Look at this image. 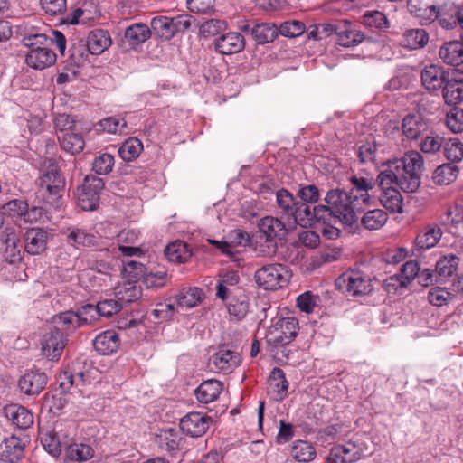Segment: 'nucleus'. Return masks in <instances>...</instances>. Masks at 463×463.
I'll use <instances>...</instances> for the list:
<instances>
[{
    "mask_svg": "<svg viewBox=\"0 0 463 463\" xmlns=\"http://www.w3.org/2000/svg\"><path fill=\"white\" fill-rule=\"evenodd\" d=\"M152 30L160 37L169 40L174 36L170 17L156 16L151 20Z\"/></svg>",
    "mask_w": 463,
    "mask_h": 463,
    "instance_id": "obj_54",
    "label": "nucleus"
},
{
    "mask_svg": "<svg viewBox=\"0 0 463 463\" xmlns=\"http://www.w3.org/2000/svg\"><path fill=\"white\" fill-rule=\"evenodd\" d=\"M48 381L47 375L38 370L26 372L18 382L22 392L33 396L39 394L45 387Z\"/></svg>",
    "mask_w": 463,
    "mask_h": 463,
    "instance_id": "obj_17",
    "label": "nucleus"
},
{
    "mask_svg": "<svg viewBox=\"0 0 463 463\" xmlns=\"http://www.w3.org/2000/svg\"><path fill=\"white\" fill-rule=\"evenodd\" d=\"M442 231L438 224H428L417 235L415 247L418 250H426L435 247L442 237Z\"/></svg>",
    "mask_w": 463,
    "mask_h": 463,
    "instance_id": "obj_24",
    "label": "nucleus"
},
{
    "mask_svg": "<svg viewBox=\"0 0 463 463\" xmlns=\"http://www.w3.org/2000/svg\"><path fill=\"white\" fill-rule=\"evenodd\" d=\"M227 28V23L221 19H210L205 21L200 26V33L204 37L213 36Z\"/></svg>",
    "mask_w": 463,
    "mask_h": 463,
    "instance_id": "obj_59",
    "label": "nucleus"
},
{
    "mask_svg": "<svg viewBox=\"0 0 463 463\" xmlns=\"http://www.w3.org/2000/svg\"><path fill=\"white\" fill-rule=\"evenodd\" d=\"M298 323L294 317L279 319L269 331V341L286 345L297 335Z\"/></svg>",
    "mask_w": 463,
    "mask_h": 463,
    "instance_id": "obj_10",
    "label": "nucleus"
},
{
    "mask_svg": "<svg viewBox=\"0 0 463 463\" xmlns=\"http://www.w3.org/2000/svg\"><path fill=\"white\" fill-rule=\"evenodd\" d=\"M64 451L66 458L71 461H86L93 456V449L90 446L82 443H74L72 442V437H71Z\"/></svg>",
    "mask_w": 463,
    "mask_h": 463,
    "instance_id": "obj_39",
    "label": "nucleus"
},
{
    "mask_svg": "<svg viewBox=\"0 0 463 463\" xmlns=\"http://www.w3.org/2000/svg\"><path fill=\"white\" fill-rule=\"evenodd\" d=\"M335 286L354 297L367 295L373 289L370 277L358 270H348L340 275L335 280Z\"/></svg>",
    "mask_w": 463,
    "mask_h": 463,
    "instance_id": "obj_6",
    "label": "nucleus"
},
{
    "mask_svg": "<svg viewBox=\"0 0 463 463\" xmlns=\"http://www.w3.org/2000/svg\"><path fill=\"white\" fill-rule=\"evenodd\" d=\"M441 225L447 227L450 232L455 230H463V205L451 204L439 216Z\"/></svg>",
    "mask_w": 463,
    "mask_h": 463,
    "instance_id": "obj_31",
    "label": "nucleus"
},
{
    "mask_svg": "<svg viewBox=\"0 0 463 463\" xmlns=\"http://www.w3.org/2000/svg\"><path fill=\"white\" fill-rule=\"evenodd\" d=\"M288 222L302 227L314 225L313 208L307 203L298 202Z\"/></svg>",
    "mask_w": 463,
    "mask_h": 463,
    "instance_id": "obj_42",
    "label": "nucleus"
},
{
    "mask_svg": "<svg viewBox=\"0 0 463 463\" xmlns=\"http://www.w3.org/2000/svg\"><path fill=\"white\" fill-rule=\"evenodd\" d=\"M201 300V289L198 288H191L181 292L177 298V305L181 307L192 308L199 305Z\"/></svg>",
    "mask_w": 463,
    "mask_h": 463,
    "instance_id": "obj_55",
    "label": "nucleus"
},
{
    "mask_svg": "<svg viewBox=\"0 0 463 463\" xmlns=\"http://www.w3.org/2000/svg\"><path fill=\"white\" fill-rule=\"evenodd\" d=\"M63 234L72 246L89 247L95 243V236L80 228L69 227L63 232Z\"/></svg>",
    "mask_w": 463,
    "mask_h": 463,
    "instance_id": "obj_40",
    "label": "nucleus"
},
{
    "mask_svg": "<svg viewBox=\"0 0 463 463\" xmlns=\"http://www.w3.org/2000/svg\"><path fill=\"white\" fill-rule=\"evenodd\" d=\"M305 32V24L299 21H287L280 24L279 33L282 36L294 38Z\"/></svg>",
    "mask_w": 463,
    "mask_h": 463,
    "instance_id": "obj_62",
    "label": "nucleus"
},
{
    "mask_svg": "<svg viewBox=\"0 0 463 463\" xmlns=\"http://www.w3.org/2000/svg\"><path fill=\"white\" fill-rule=\"evenodd\" d=\"M245 47L244 37L237 32H229L214 40V49L222 55H232L241 52Z\"/></svg>",
    "mask_w": 463,
    "mask_h": 463,
    "instance_id": "obj_16",
    "label": "nucleus"
},
{
    "mask_svg": "<svg viewBox=\"0 0 463 463\" xmlns=\"http://www.w3.org/2000/svg\"><path fill=\"white\" fill-rule=\"evenodd\" d=\"M24 240V250L31 255H37L46 250L49 233L42 228H31L25 232Z\"/></svg>",
    "mask_w": 463,
    "mask_h": 463,
    "instance_id": "obj_19",
    "label": "nucleus"
},
{
    "mask_svg": "<svg viewBox=\"0 0 463 463\" xmlns=\"http://www.w3.org/2000/svg\"><path fill=\"white\" fill-rule=\"evenodd\" d=\"M223 389L222 382L214 379L203 381L195 390V396L201 403H210L218 399Z\"/></svg>",
    "mask_w": 463,
    "mask_h": 463,
    "instance_id": "obj_26",
    "label": "nucleus"
},
{
    "mask_svg": "<svg viewBox=\"0 0 463 463\" xmlns=\"http://www.w3.org/2000/svg\"><path fill=\"white\" fill-rule=\"evenodd\" d=\"M142 150L141 141L137 137H130L120 146L118 154L124 161L130 162L138 157Z\"/></svg>",
    "mask_w": 463,
    "mask_h": 463,
    "instance_id": "obj_50",
    "label": "nucleus"
},
{
    "mask_svg": "<svg viewBox=\"0 0 463 463\" xmlns=\"http://www.w3.org/2000/svg\"><path fill=\"white\" fill-rule=\"evenodd\" d=\"M66 335L58 329L52 328L43 335L42 351L50 360H58L66 345Z\"/></svg>",
    "mask_w": 463,
    "mask_h": 463,
    "instance_id": "obj_12",
    "label": "nucleus"
},
{
    "mask_svg": "<svg viewBox=\"0 0 463 463\" xmlns=\"http://www.w3.org/2000/svg\"><path fill=\"white\" fill-rule=\"evenodd\" d=\"M458 268V259L454 254H449L440 258L436 264V276L442 282L452 276Z\"/></svg>",
    "mask_w": 463,
    "mask_h": 463,
    "instance_id": "obj_43",
    "label": "nucleus"
},
{
    "mask_svg": "<svg viewBox=\"0 0 463 463\" xmlns=\"http://www.w3.org/2000/svg\"><path fill=\"white\" fill-rule=\"evenodd\" d=\"M388 214L383 209L369 210L361 218L362 226L368 231H376L384 226Z\"/></svg>",
    "mask_w": 463,
    "mask_h": 463,
    "instance_id": "obj_38",
    "label": "nucleus"
},
{
    "mask_svg": "<svg viewBox=\"0 0 463 463\" xmlns=\"http://www.w3.org/2000/svg\"><path fill=\"white\" fill-rule=\"evenodd\" d=\"M363 24L369 27L383 29L388 27V20L384 14L379 11L367 12L363 17Z\"/></svg>",
    "mask_w": 463,
    "mask_h": 463,
    "instance_id": "obj_60",
    "label": "nucleus"
},
{
    "mask_svg": "<svg viewBox=\"0 0 463 463\" xmlns=\"http://www.w3.org/2000/svg\"><path fill=\"white\" fill-rule=\"evenodd\" d=\"M24 446L22 440L14 436L5 439L2 448V458L10 463H14L21 459L24 456Z\"/></svg>",
    "mask_w": 463,
    "mask_h": 463,
    "instance_id": "obj_33",
    "label": "nucleus"
},
{
    "mask_svg": "<svg viewBox=\"0 0 463 463\" xmlns=\"http://www.w3.org/2000/svg\"><path fill=\"white\" fill-rule=\"evenodd\" d=\"M449 73L438 64L427 65L421 71L423 87L430 92H438L446 82Z\"/></svg>",
    "mask_w": 463,
    "mask_h": 463,
    "instance_id": "obj_13",
    "label": "nucleus"
},
{
    "mask_svg": "<svg viewBox=\"0 0 463 463\" xmlns=\"http://www.w3.org/2000/svg\"><path fill=\"white\" fill-rule=\"evenodd\" d=\"M99 317H109L120 311L121 304L115 299H105L96 305Z\"/></svg>",
    "mask_w": 463,
    "mask_h": 463,
    "instance_id": "obj_64",
    "label": "nucleus"
},
{
    "mask_svg": "<svg viewBox=\"0 0 463 463\" xmlns=\"http://www.w3.org/2000/svg\"><path fill=\"white\" fill-rule=\"evenodd\" d=\"M423 165L420 153L411 151L403 157L389 161L377 177L382 191L379 200L382 205L393 213H402V197L398 188L407 193L415 192L420 184L419 172Z\"/></svg>",
    "mask_w": 463,
    "mask_h": 463,
    "instance_id": "obj_2",
    "label": "nucleus"
},
{
    "mask_svg": "<svg viewBox=\"0 0 463 463\" xmlns=\"http://www.w3.org/2000/svg\"><path fill=\"white\" fill-rule=\"evenodd\" d=\"M110 44V35L103 29L92 30L87 37V47L92 55L101 54Z\"/></svg>",
    "mask_w": 463,
    "mask_h": 463,
    "instance_id": "obj_30",
    "label": "nucleus"
},
{
    "mask_svg": "<svg viewBox=\"0 0 463 463\" xmlns=\"http://www.w3.org/2000/svg\"><path fill=\"white\" fill-rule=\"evenodd\" d=\"M27 207V202L22 199L10 200L2 205L3 214H7L11 217L22 218Z\"/></svg>",
    "mask_w": 463,
    "mask_h": 463,
    "instance_id": "obj_61",
    "label": "nucleus"
},
{
    "mask_svg": "<svg viewBox=\"0 0 463 463\" xmlns=\"http://www.w3.org/2000/svg\"><path fill=\"white\" fill-rule=\"evenodd\" d=\"M288 383L284 372L280 368H274L268 379V388L279 398H282L288 390Z\"/></svg>",
    "mask_w": 463,
    "mask_h": 463,
    "instance_id": "obj_48",
    "label": "nucleus"
},
{
    "mask_svg": "<svg viewBox=\"0 0 463 463\" xmlns=\"http://www.w3.org/2000/svg\"><path fill=\"white\" fill-rule=\"evenodd\" d=\"M442 94L448 105H456L463 100V79L448 77L442 86Z\"/></svg>",
    "mask_w": 463,
    "mask_h": 463,
    "instance_id": "obj_32",
    "label": "nucleus"
},
{
    "mask_svg": "<svg viewBox=\"0 0 463 463\" xmlns=\"http://www.w3.org/2000/svg\"><path fill=\"white\" fill-rule=\"evenodd\" d=\"M61 148L71 154H78L84 148L85 142L80 133L75 132H65L62 135H58Z\"/></svg>",
    "mask_w": 463,
    "mask_h": 463,
    "instance_id": "obj_41",
    "label": "nucleus"
},
{
    "mask_svg": "<svg viewBox=\"0 0 463 463\" xmlns=\"http://www.w3.org/2000/svg\"><path fill=\"white\" fill-rule=\"evenodd\" d=\"M435 7L432 0H408L407 2L408 11L415 15L422 25L433 23Z\"/></svg>",
    "mask_w": 463,
    "mask_h": 463,
    "instance_id": "obj_23",
    "label": "nucleus"
},
{
    "mask_svg": "<svg viewBox=\"0 0 463 463\" xmlns=\"http://www.w3.org/2000/svg\"><path fill=\"white\" fill-rule=\"evenodd\" d=\"M95 350L103 355H109L118 351L120 346L118 334L114 330H107L99 334L93 340Z\"/></svg>",
    "mask_w": 463,
    "mask_h": 463,
    "instance_id": "obj_21",
    "label": "nucleus"
},
{
    "mask_svg": "<svg viewBox=\"0 0 463 463\" xmlns=\"http://www.w3.org/2000/svg\"><path fill=\"white\" fill-rule=\"evenodd\" d=\"M351 184L348 192L337 188L328 191L325 196L326 205L313 207L314 224L332 225L339 222L350 228L358 227V214L370 204L374 184L357 176L351 178Z\"/></svg>",
    "mask_w": 463,
    "mask_h": 463,
    "instance_id": "obj_1",
    "label": "nucleus"
},
{
    "mask_svg": "<svg viewBox=\"0 0 463 463\" xmlns=\"http://www.w3.org/2000/svg\"><path fill=\"white\" fill-rule=\"evenodd\" d=\"M433 22L445 30H452L458 25L463 30V8L452 2H445L441 5H436L434 9Z\"/></svg>",
    "mask_w": 463,
    "mask_h": 463,
    "instance_id": "obj_8",
    "label": "nucleus"
},
{
    "mask_svg": "<svg viewBox=\"0 0 463 463\" xmlns=\"http://www.w3.org/2000/svg\"><path fill=\"white\" fill-rule=\"evenodd\" d=\"M210 363L214 369L229 373L239 365L240 358L234 352L221 348L210 358Z\"/></svg>",
    "mask_w": 463,
    "mask_h": 463,
    "instance_id": "obj_27",
    "label": "nucleus"
},
{
    "mask_svg": "<svg viewBox=\"0 0 463 463\" xmlns=\"http://www.w3.org/2000/svg\"><path fill=\"white\" fill-rule=\"evenodd\" d=\"M104 184L101 178L90 175L86 176L82 184L77 188L79 206L84 211H93L99 201V192Z\"/></svg>",
    "mask_w": 463,
    "mask_h": 463,
    "instance_id": "obj_7",
    "label": "nucleus"
},
{
    "mask_svg": "<svg viewBox=\"0 0 463 463\" xmlns=\"http://www.w3.org/2000/svg\"><path fill=\"white\" fill-rule=\"evenodd\" d=\"M165 254L170 261L176 263L185 262L191 257V251L187 245L180 241L168 244L165 250Z\"/></svg>",
    "mask_w": 463,
    "mask_h": 463,
    "instance_id": "obj_49",
    "label": "nucleus"
},
{
    "mask_svg": "<svg viewBox=\"0 0 463 463\" xmlns=\"http://www.w3.org/2000/svg\"><path fill=\"white\" fill-rule=\"evenodd\" d=\"M5 243L6 245V252L10 254V261H15L21 259L22 244L19 236L14 229L7 228L5 231Z\"/></svg>",
    "mask_w": 463,
    "mask_h": 463,
    "instance_id": "obj_52",
    "label": "nucleus"
},
{
    "mask_svg": "<svg viewBox=\"0 0 463 463\" xmlns=\"http://www.w3.org/2000/svg\"><path fill=\"white\" fill-rule=\"evenodd\" d=\"M53 329H58L64 334L80 327L79 317L76 312L67 311L53 317Z\"/></svg>",
    "mask_w": 463,
    "mask_h": 463,
    "instance_id": "obj_44",
    "label": "nucleus"
},
{
    "mask_svg": "<svg viewBox=\"0 0 463 463\" xmlns=\"http://www.w3.org/2000/svg\"><path fill=\"white\" fill-rule=\"evenodd\" d=\"M114 166V156L109 153H102L95 157L92 169L98 175L109 174Z\"/></svg>",
    "mask_w": 463,
    "mask_h": 463,
    "instance_id": "obj_56",
    "label": "nucleus"
},
{
    "mask_svg": "<svg viewBox=\"0 0 463 463\" xmlns=\"http://www.w3.org/2000/svg\"><path fill=\"white\" fill-rule=\"evenodd\" d=\"M429 42V34L423 29H408L401 40V44L411 50L423 48Z\"/></svg>",
    "mask_w": 463,
    "mask_h": 463,
    "instance_id": "obj_35",
    "label": "nucleus"
},
{
    "mask_svg": "<svg viewBox=\"0 0 463 463\" xmlns=\"http://www.w3.org/2000/svg\"><path fill=\"white\" fill-rule=\"evenodd\" d=\"M364 40V35L355 30H345L338 34V43L344 47H352L359 44Z\"/></svg>",
    "mask_w": 463,
    "mask_h": 463,
    "instance_id": "obj_63",
    "label": "nucleus"
},
{
    "mask_svg": "<svg viewBox=\"0 0 463 463\" xmlns=\"http://www.w3.org/2000/svg\"><path fill=\"white\" fill-rule=\"evenodd\" d=\"M33 41L26 43L30 46V51L26 54V64L34 70H43L51 67L56 61L55 52L47 46L48 39L43 34H35L28 41Z\"/></svg>",
    "mask_w": 463,
    "mask_h": 463,
    "instance_id": "obj_3",
    "label": "nucleus"
},
{
    "mask_svg": "<svg viewBox=\"0 0 463 463\" xmlns=\"http://www.w3.org/2000/svg\"><path fill=\"white\" fill-rule=\"evenodd\" d=\"M445 156L452 162H459L463 158V143L458 139H449L444 144Z\"/></svg>",
    "mask_w": 463,
    "mask_h": 463,
    "instance_id": "obj_58",
    "label": "nucleus"
},
{
    "mask_svg": "<svg viewBox=\"0 0 463 463\" xmlns=\"http://www.w3.org/2000/svg\"><path fill=\"white\" fill-rule=\"evenodd\" d=\"M71 437V433L65 430L60 424L53 430L42 433L41 442L50 455L58 457L65 450Z\"/></svg>",
    "mask_w": 463,
    "mask_h": 463,
    "instance_id": "obj_9",
    "label": "nucleus"
},
{
    "mask_svg": "<svg viewBox=\"0 0 463 463\" xmlns=\"http://www.w3.org/2000/svg\"><path fill=\"white\" fill-rule=\"evenodd\" d=\"M42 192L50 195H59L64 189L65 179L55 165H50L39 178Z\"/></svg>",
    "mask_w": 463,
    "mask_h": 463,
    "instance_id": "obj_15",
    "label": "nucleus"
},
{
    "mask_svg": "<svg viewBox=\"0 0 463 463\" xmlns=\"http://www.w3.org/2000/svg\"><path fill=\"white\" fill-rule=\"evenodd\" d=\"M315 448L306 440H296L291 446V456L298 462H310L316 458Z\"/></svg>",
    "mask_w": 463,
    "mask_h": 463,
    "instance_id": "obj_45",
    "label": "nucleus"
},
{
    "mask_svg": "<svg viewBox=\"0 0 463 463\" xmlns=\"http://www.w3.org/2000/svg\"><path fill=\"white\" fill-rule=\"evenodd\" d=\"M258 229L260 238L265 240L267 250H263L265 254H272L277 250L279 241L286 239L288 229L286 224L277 217L266 216L258 222Z\"/></svg>",
    "mask_w": 463,
    "mask_h": 463,
    "instance_id": "obj_5",
    "label": "nucleus"
},
{
    "mask_svg": "<svg viewBox=\"0 0 463 463\" xmlns=\"http://www.w3.org/2000/svg\"><path fill=\"white\" fill-rule=\"evenodd\" d=\"M99 128L109 134H127V122L118 117H108L99 122Z\"/></svg>",
    "mask_w": 463,
    "mask_h": 463,
    "instance_id": "obj_53",
    "label": "nucleus"
},
{
    "mask_svg": "<svg viewBox=\"0 0 463 463\" xmlns=\"http://www.w3.org/2000/svg\"><path fill=\"white\" fill-rule=\"evenodd\" d=\"M5 414L14 425L20 429H27L33 423V417L31 411L17 404H11L5 407Z\"/></svg>",
    "mask_w": 463,
    "mask_h": 463,
    "instance_id": "obj_29",
    "label": "nucleus"
},
{
    "mask_svg": "<svg viewBox=\"0 0 463 463\" xmlns=\"http://www.w3.org/2000/svg\"><path fill=\"white\" fill-rule=\"evenodd\" d=\"M279 34L278 27L271 23L255 24L251 36L258 44L273 42Z\"/></svg>",
    "mask_w": 463,
    "mask_h": 463,
    "instance_id": "obj_37",
    "label": "nucleus"
},
{
    "mask_svg": "<svg viewBox=\"0 0 463 463\" xmlns=\"http://www.w3.org/2000/svg\"><path fill=\"white\" fill-rule=\"evenodd\" d=\"M458 175V170L450 164H443L438 166L433 175L432 180L435 184L447 185L452 183Z\"/></svg>",
    "mask_w": 463,
    "mask_h": 463,
    "instance_id": "obj_51",
    "label": "nucleus"
},
{
    "mask_svg": "<svg viewBox=\"0 0 463 463\" xmlns=\"http://www.w3.org/2000/svg\"><path fill=\"white\" fill-rule=\"evenodd\" d=\"M181 441L179 430L175 428L162 429L156 434V442L166 451L178 449Z\"/></svg>",
    "mask_w": 463,
    "mask_h": 463,
    "instance_id": "obj_36",
    "label": "nucleus"
},
{
    "mask_svg": "<svg viewBox=\"0 0 463 463\" xmlns=\"http://www.w3.org/2000/svg\"><path fill=\"white\" fill-rule=\"evenodd\" d=\"M138 232L135 230H123L118 235V249L123 256L132 257L143 254L140 247L137 246Z\"/></svg>",
    "mask_w": 463,
    "mask_h": 463,
    "instance_id": "obj_22",
    "label": "nucleus"
},
{
    "mask_svg": "<svg viewBox=\"0 0 463 463\" xmlns=\"http://www.w3.org/2000/svg\"><path fill=\"white\" fill-rule=\"evenodd\" d=\"M276 202L280 214L288 220L298 203L292 194L286 189H279L276 193Z\"/></svg>",
    "mask_w": 463,
    "mask_h": 463,
    "instance_id": "obj_47",
    "label": "nucleus"
},
{
    "mask_svg": "<svg viewBox=\"0 0 463 463\" xmlns=\"http://www.w3.org/2000/svg\"><path fill=\"white\" fill-rule=\"evenodd\" d=\"M287 267L281 264H269L257 269L254 275L259 287L265 290H277L286 287L290 279Z\"/></svg>",
    "mask_w": 463,
    "mask_h": 463,
    "instance_id": "obj_4",
    "label": "nucleus"
},
{
    "mask_svg": "<svg viewBox=\"0 0 463 463\" xmlns=\"http://www.w3.org/2000/svg\"><path fill=\"white\" fill-rule=\"evenodd\" d=\"M151 31L145 24H134L125 31V40L130 48H135L149 39Z\"/></svg>",
    "mask_w": 463,
    "mask_h": 463,
    "instance_id": "obj_34",
    "label": "nucleus"
},
{
    "mask_svg": "<svg viewBox=\"0 0 463 463\" xmlns=\"http://www.w3.org/2000/svg\"><path fill=\"white\" fill-rule=\"evenodd\" d=\"M80 327L94 324L99 318V313L95 305L88 304L78 309Z\"/></svg>",
    "mask_w": 463,
    "mask_h": 463,
    "instance_id": "obj_57",
    "label": "nucleus"
},
{
    "mask_svg": "<svg viewBox=\"0 0 463 463\" xmlns=\"http://www.w3.org/2000/svg\"><path fill=\"white\" fill-rule=\"evenodd\" d=\"M420 270V267L417 260L407 261L402 266L398 274L390 277L384 281L385 289L390 292L392 289L396 290L397 285L406 287L418 277Z\"/></svg>",
    "mask_w": 463,
    "mask_h": 463,
    "instance_id": "obj_14",
    "label": "nucleus"
},
{
    "mask_svg": "<svg viewBox=\"0 0 463 463\" xmlns=\"http://www.w3.org/2000/svg\"><path fill=\"white\" fill-rule=\"evenodd\" d=\"M427 128V122L420 114H409L402 120V133L408 139H417Z\"/></svg>",
    "mask_w": 463,
    "mask_h": 463,
    "instance_id": "obj_28",
    "label": "nucleus"
},
{
    "mask_svg": "<svg viewBox=\"0 0 463 463\" xmlns=\"http://www.w3.org/2000/svg\"><path fill=\"white\" fill-rule=\"evenodd\" d=\"M211 418L200 412H190L180 420L181 430L192 437L203 436L209 429Z\"/></svg>",
    "mask_w": 463,
    "mask_h": 463,
    "instance_id": "obj_11",
    "label": "nucleus"
},
{
    "mask_svg": "<svg viewBox=\"0 0 463 463\" xmlns=\"http://www.w3.org/2000/svg\"><path fill=\"white\" fill-rule=\"evenodd\" d=\"M115 296L122 307L124 304L138 299L141 297V288L130 282L123 283L115 288Z\"/></svg>",
    "mask_w": 463,
    "mask_h": 463,
    "instance_id": "obj_46",
    "label": "nucleus"
},
{
    "mask_svg": "<svg viewBox=\"0 0 463 463\" xmlns=\"http://www.w3.org/2000/svg\"><path fill=\"white\" fill-rule=\"evenodd\" d=\"M364 455L363 449L354 442L334 447L327 458L329 463H353Z\"/></svg>",
    "mask_w": 463,
    "mask_h": 463,
    "instance_id": "obj_18",
    "label": "nucleus"
},
{
    "mask_svg": "<svg viewBox=\"0 0 463 463\" xmlns=\"http://www.w3.org/2000/svg\"><path fill=\"white\" fill-rule=\"evenodd\" d=\"M440 60L450 66H458L463 63V43L449 41L444 43L439 51Z\"/></svg>",
    "mask_w": 463,
    "mask_h": 463,
    "instance_id": "obj_25",
    "label": "nucleus"
},
{
    "mask_svg": "<svg viewBox=\"0 0 463 463\" xmlns=\"http://www.w3.org/2000/svg\"><path fill=\"white\" fill-rule=\"evenodd\" d=\"M90 372H63L59 376L60 387L62 392H70L71 389L83 392V388L91 383Z\"/></svg>",
    "mask_w": 463,
    "mask_h": 463,
    "instance_id": "obj_20",
    "label": "nucleus"
}]
</instances>
